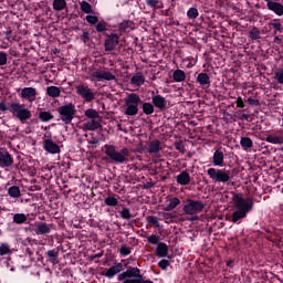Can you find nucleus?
I'll return each instance as SVG.
<instances>
[{
  "instance_id": "1",
  "label": "nucleus",
  "mask_w": 283,
  "mask_h": 283,
  "mask_svg": "<svg viewBox=\"0 0 283 283\" xmlns=\"http://www.w3.org/2000/svg\"><path fill=\"white\" fill-rule=\"evenodd\" d=\"M235 211L232 213V222H240V220L247 218V213H250L253 209V199L244 198L242 193L233 195L232 197Z\"/></svg>"
},
{
  "instance_id": "2",
  "label": "nucleus",
  "mask_w": 283,
  "mask_h": 283,
  "mask_svg": "<svg viewBox=\"0 0 283 283\" xmlns=\"http://www.w3.org/2000/svg\"><path fill=\"white\" fill-rule=\"evenodd\" d=\"M105 155L108 156L109 160L113 163H118V165H127L129 163V149L122 148L119 151L116 150L114 145H105Z\"/></svg>"
},
{
  "instance_id": "3",
  "label": "nucleus",
  "mask_w": 283,
  "mask_h": 283,
  "mask_svg": "<svg viewBox=\"0 0 283 283\" xmlns=\"http://www.w3.org/2000/svg\"><path fill=\"white\" fill-rule=\"evenodd\" d=\"M9 112L12 114V117L20 120V123H25V120H30V118H32V111L19 102L11 103L9 106Z\"/></svg>"
},
{
  "instance_id": "4",
  "label": "nucleus",
  "mask_w": 283,
  "mask_h": 283,
  "mask_svg": "<svg viewBox=\"0 0 283 283\" xmlns=\"http://www.w3.org/2000/svg\"><path fill=\"white\" fill-rule=\"evenodd\" d=\"M57 114L60 116V120H62L64 125H71V123L74 120V116H76V106H74L72 103L59 106Z\"/></svg>"
},
{
  "instance_id": "5",
  "label": "nucleus",
  "mask_w": 283,
  "mask_h": 283,
  "mask_svg": "<svg viewBox=\"0 0 283 283\" xmlns=\"http://www.w3.org/2000/svg\"><path fill=\"white\" fill-rule=\"evenodd\" d=\"M140 103H143V99H140V95L136 93H130L125 98L126 116H136V114H138V105H140Z\"/></svg>"
},
{
  "instance_id": "6",
  "label": "nucleus",
  "mask_w": 283,
  "mask_h": 283,
  "mask_svg": "<svg viewBox=\"0 0 283 283\" xmlns=\"http://www.w3.org/2000/svg\"><path fill=\"white\" fill-rule=\"evenodd\" d=\"M207 174L213 182H222L223 185H226V182L231 181V170L209 168L207 170Z\"/></svg>"
},
{
  "instance_id": "7",
  "label": "nucleus",
  "mask_w": 283,
  "mask_h": 283,
  "mask_svg": "<svg viewBox=\"0 0 283 283\" xmlns=\"http://www.w3.org/2000/svg\"><path fill=\"white\" fill-rule=\"evenodd\" d=\"M205 210V203L200 200L188 199L182 208L186 216H198Z\"/></svg>"
},
{
  "instance_id": "8",
  "label": "nucleus",
  "mask_w": 283,
  "mask_h": 283,
  "mask_svg": "<svg viewBox=\"0 0 283 283\" xmlns=\"http://www.w3.org/2000/svg\"><path fill=\"white\" fill-rule=\"evenodd\" d=\"M76 95L81 96L86 103H92L96 98V93L85 83L75 86Z\"/></svg>"
},
{
  "instance_id": "9",
  "label": "nucleus",
  "mask_w": 283,
  "mask_h": 283,
  "mask_svg": "<svg viewBox=\"0 0 283 283\" xmlns=\"http://www.w3.org/2000/svg\"><path fill=\"white\" fill-rule=\"evenodd\" d=\"M91 81H116V75L109 71L96 70L91 73Z\"/></svg>"
},
{
  "instance_id": "10",
  "label": "nucleus",
  "mask_w": 283,
  "mask_h": 283,
  "mask_svg": "<svg viewBox=\"0 0 283 283\" xmlns=\"http://www.w3.org/2000/svg\"><path fill=\"white\" fill-rule=\"evenodd\" d=\"M119 39L120 36L116 33L106 34V40L104 42L105 52H113V50H116Z\"/></svg>"
},
{
  "instance_id": "11",
  "label": "nucleus",
  "mask_w": 283,
  "mask_h": 283,
  "mask_svg": "<svg viewBox=\"0 0 283 283\" xmlns=\"http://www.w3.org/2000/svg\"><path fill=\"white\" fill-rule=\"evenodd\" d=\"M36 88L34 87H24L21 90L20 97L28 103H34L36 101Z\"/></svg>"
},
{
  "instance_id": "12",
  "label": "nucleus",
  "mask_w": 283,
  "mask_h": 283,
  "mask_svg": "<svg viewBox=\"0 0 283 283\" xmlns=\"http://www.w3.org/2000/svg\"><path fill=\"white\" fill-rule=\"evenodd\" d=\"M14 165V159L8 150L4 148H0V167H12Z\"/></svg>"
},
{
  "instance_id": "13",
  "label": "nucleus",
  "mask_w": 283,
  "mask_h": 283,
  "mask_svg": "<svg viewBox=\"0 0 283 283\" xmlns=\"http://www.w3.org/2000/svg\"><path fill=\"white\" fill-rule=\"evenodd\" d=\"M43 149L48 154H61V147L50 138L43 139Z\"/></svg>"
},
{
  "instance_id": "14",
  "label": "nucleus",
  "mask_w": 283,
  "mask_h": 283,
  "mask_svg": "<svg viewBox=\"0 0 283 283\" xmlns=\"http://www.w3.org/2000/svg\"><path fill=\"white\" fill-rule=\"evenodd\" d=\"M212 165L213 167H224V150L218 148L212 155Z\"/></svg>"
},
{
  "instance_id": "15",
  "label": "nucleus",
  "mask_w": 283,
  "mask_h": 283,
  "mask_svg": "<svg viewBox=\"0 0 283 283\" xmlns=\"http://www.w3.org/2000/svg\"><path fill=\"white\" fill-rule=\"evenodd\" d=\"M268 10L271 12H274L276 17H282L283 15V6L280 2H275L273 0H265Z\"/></svg>"
},
{
  "instance_id": "16",
  "label": "nucleus",
  "mask_w": 283,
  "mask_h": 283,
  "mask_svg": "<svg viewBox=\"0 0 283 283\" xmlns=\"http://www.w3.org/2000/svg\"><path fill=\"white\" fill-rule=\"evenodd\" d=\"M34 232L36 233V235H48L52 232V226L45 222H41L36 226Z\"/></svg>"
},
{
  "instance_id": "17",
  "label": "nucleus",
  "mask_w": 283,
  "mask_h": 283,
  "mask_svg": "<svg viewBox=\"0 0 283 283\" xmlns=\"http://www.w3.org/2000/svg\"><path fill=\"white\" fill-rule=\"evenodd\" d=\"M151 101L157 109H165L167 107V98H165L163 95H154Z\"/></svg>"
},
{
  "instance_id": "18",
  "label": "nucleus",
  "mask_w": 283,
  "mask_h": 283,
  "mask_svg": "<svg viewBox=\"0 0 283 283\" xmlns=\"http://www.w3.org/2000/svg\"><path fill=\"white\" fill-rule=\"evenodd\" d=\"M123 271V263H116L112 265L105 273V277H108V280H112L114 275H118Z\"/></svg>"
},
{
  "instance_id": "19",
  "label": "nucleus",
  "mask_w": 283,
  "mask_h": 283,
  "mask_svg": "<svg viewBox=\"0 0 283 283\" xmlns=\"http://www.w3.org/2000/svg\"><path fill=\"white\" fill-rule=\"evenodd\" d=\"M156 254L158 258H167L169 255V247L165 242L157 244Z\"/></svg>"
},
{
  "instance_id": "20",
  "label": "nucleus",
  "mask_w": 283,
  "mask_h": 283,
  "mask_svg": "<svg viewBox=\"0 0 283 283\" xmlns=\"http://www.w3.org/2000/svg\"><path fill=\"white\" fill-rule=\"evenodd\" d=\"M265 140L271 145H283V135L277 133L270 134L265 137Z\"/></svg>"
},
{
  "instance_id": "21",
  "label": "nucleus",
  "mask_w": 283,
  "mask_h": 283,
  "mask_svg": "<svg viewBox=\"0 0 283 283\" xmlns=\"http://www.w3.org/2000/svg\"><path fill=\"white\" fill-rule=\"evenodd\" d=\"M84 128L87 132H96V129H103V125H101V122L92 119L90 122L84 123Z\"/></svg>"
},
{
  "instance_id": "22",
  "label": "nucleus",
  "mask_w": 283,
  "mask_h": 283,
  "mask_svg": "<svg viewBox=\"0 0 283 283\" xmlns=\"http://www.w3.org/2000/svg\"><path fill=\"white\" fill-rule=\"evenodd\" d=\"M197 83L201 85V87H209L211 85V77L207 73H199L197 76Z\"/></svg>"
},
{
  "instance_id": "23",
  "label": "nucleus",
  "mask_w": 283,
  "mask_h": 283,
  "mask_svg": "<svg viewBox=\"0 0 283 283\" xmlns=\"http://www.w3.org/2000/svg\"><path fill=\"white\" fill-rule=\"evenodd\" d=\"M163 150L160 140H153L148 145V154H159Z\"/></svg>"
},
{
  "instance_id": "24",
  "label": "nucleus",
  "mask_w": 283,
  "mask_h": 283,
  "mask_svg": "<svg viewBox=\"0 0 283 283\" xmlns=\"http://www.w3.org/2000/svg\"><path fill=\"white\" fill-rule=\"evenodd\" d=\"M177 182H178V185H184V186L189 185L191 182V176L187 171H181L177 176Z\"/></svg>"
},
{
  "instance_id": "25",
  "label": "nucleus",
  "mask_w": 283,
  "mask_h": 283,
  "mask_svg": "<svg viewBox=\"0 0 283 283\" xmlns=\"http://www.w3.org/2000/svg\"><path fill=\"white\" fill-rule=\"evenodd\" d=\"M132 85H136V87H140L142 85H145V75H143L140 72L133 75L130 78Z\"/></svg>"
},
{
  "instance_id": "26",
  "label": "nucleus",
  "mask_w": 283,
  "mask_h": 283,
  "mask_svg": "<svg viewBox=\"0 0 283 283\" xmlns=\"http://www.w3.org/2000/svg\"><path fill=\"white\" fill-rule=\"evenodd\" d=\"M38 118L42 123H50V120H54V114H52L50 111H41L38 115Z\"/></svg>"
},
{
  "instance_id": "27",
  "label": "nucleus",
  "mask_w": 283,
  "mask_h": 283,
  "mask_svg": "<svg viewBox=\"0 0 283 283\" xmlns=\"http://www.w3.org/2000/svg\"><path fill=\"white\" fill-rule=\"evenodd\" d=\"M269 28H273L274 34H277V32H280V34H282V32H283V25H282V22L280 21V19L271 20L269 22Z\"/></svg>"
},
{
  "instance_id": "28",
  "label": "nucleus",
  "mask_w": 283,
  "mask_h": 283,
  "mask_svg": "<svg viewBox=\"0 0 283 283\" xmlns=\"http://www.w3.org/2000/svg\"><path fill=\"white\" fill-rule=\"evenodd\" d=\"M12 220H13L14 224H25V222H28V214L12 213Z\"/></svg>"
},
{
  "instance_id": "29",
  "label": "nucleus",
  "mask_w": 283,
  "mask_h": 283,
  "mask_svg": "<svg viewBox=\"0 0 283 283\" xmlns=\"http://www.w3.org/2000/svg\"><path fill=\"white\" fill-rule=\"evenodd\" d=\"M46 94L51 98H59L61 96V88L59 86H48Z\"/></svg>"
},
{
  "instance_id": "30",
  "label": "nucleus",
  "mask_w": 283,
  "mask_h": 283,
  "mask_svg": "<svg viewBox=\"0 0 283 283\" xmlns=\"http://www.w3.org/2000/svg\"><path fill=\"white\" fill-rule=\"evenodd\" d=\"M53 10L55 12H61L62 10H65L67 8V1L66 0H53Z\"/></svg>"
},
{
  "instance_id": "31",
  "label": "nucleus",
  "mask_w": 283,
  "mask_h": 283,
  "mask_svg": "<svg viewBox=\"0 0 283 283\" xmlns=\"http://www.w3.org/2000/svg\"><path fill=\"white\" fill-rule=\"evenodd\" d=\"M172 78H174L175 83H182V81H185V78H187V74H185V71L178 69V70L174 71Z\"/></svg>"
},
{
  "instance_id": "32",
  "label": "nucleus",
  "mask_w": 283,
  "mask_h": 283,
  "mask_svg": "<svg viewBox=\"0 0 283 283\" xmlns=\"http://www.w3.org/2000/svg\"><path fill=\"white\" fill-rule=\"evenodd\" d=\"M168 202L169 203L166 206L165 211H174V209H176V207L180 205V199H178V197H174V198H170Z\"/></svg>"
},
{
  "instance_id": "33",
  "label": "nucleus",
  "mask_w": 283,
  "mask_h": 283,
  "mask_svg": "<svg viewBox=\"0 0 283 283\" xmlns=\"http://www.w3.org/2000/svg\"><path fill=\"white\" fill-rule=\"evenodd\" d=\"M146 222L148 224H151L156 229H160V219L156 216H147L146 217Z\"/></svg>"
},
{
  "instance_id": "34",
  "label": "nucleus",
  "mask_w": 283,
  "mask_h": 283,
  "mask_svg": "<svg viewBox=\"0 0 283 283\" xmlns=\"http://www.w3.org/2000/svg\"><path fill=\"white\" fill-rule=\"evenodd\" d=\"M8 195L10 198H21V189L18 186H11L8 189Z\"/></svg>"
},
{
  "instance_id": "35",
  "label": "nucleus",
  "mask_w": 283,
  "mask_h": 283,
  "mask_svg": "<svg viewBox=\"0 0 283 283\" xmlns=\"http://www.w3.org/2000/svg\"><path fill=\"white\" fill-rule=\"evenodd\" d=\"M104 205H106V207H118V198L108 196L104 199Z\"/></svg>"
},
{
  "instance_id": "36",
  "label": "nucleus",
  "mask_w": 283,
  "mask_h": 283,
  "mask_svg": "<svg viewBox=\"0 0 283 283\" xmlns=\"http://www.w3.org/2000/svg\"><path fill=\"white\" fill-rule=\"evenodd\" d=\"M240 145L243 149H251L253 147V140L250 137H241Z\"/></svg>"
},
{
  "instance_id": "37",
  "label": "nucleus",
  "mask_w": 283,
  "mask_h": 283,
  "mask_svg": "<svg viewBox=\"0 0 283 283\" xmlns=\"http://www.w3.org/2000/svg\"><path fill=\"white\" fill-rule=\"evenodd\" d=\"M261 34L262 33L260 32V29H258L255 27L252 30L249 31V38L252 41H258L259 39H262Z\"/></svg>"
},
{
  "instance_id": "38",
  "label": "nucleus",
  "mask_w": 283,
  "mask_h": 283,
  "mask_svg": "<svg viewBox=\"0 0 283 283\" xmlns=\"http://www.w3.org/2000/svg\"><path fill=\"white\" fill-rule=\"evenodd\" d=\"M146 6L153 8V10H160V8H163V2L158 0H146Z\"/></svg>"
},
{
  "instance_id": "39",
  "label": "nucleus",
  "mask_w": 283,
  "mask_h": 283,
  "mask_svg": "<svg viewBox=\"0 0 283 283\" xmlns=\"http://www.w3.org/2000/svg\"><path fill=\"white\" fill-rule=\"evenodd\" d=\"M80 8L85 14H92V4H90V2L83 0L80 2Z\"/></svg>"
},
{
  "instance_id": "40",
  "label": "nucleus",
  "mask_w": 283,
  "mask_h": 283,
  "mask_svg": "<svg viewBox=\"0 0 283 283\" xmlns=\"http://www.w3.org/2000/svg\"><path fill=\"white\" fill-rule=\"evenodd\" d=\"M119 216L123 220H132V210H129L127 207H124L119 211Z\"/></svg>"
},
{
  "instance_id": "41",
  "label": "nucleus",
  "mask_w": 283,
  "mask_h": 283,
  "mask_svg": "<svg viewBox=\"0 0 283 283\" xmlns=\"http://www.w3.org/2000/svg\"><path fill=\"white\" fill-rule=\"evenodd\" d=\"M199 14L200 13L198 12V8L196 7H191L187 11V18L190 20L198 19Z\"/></svg>"
},
{
  "instance_id": "42",
  "label": "nucleus",
  "mask_w": 283,
  "mask_h": 283,
  "mask_svg": "<svg viewBox=\"0 0 283 283\" xmlns=\"http://www.w3.org/2000/svg\"><path fill=\"white\" fill-rule=\"evenodd\" d=\"M12 250L10 249V244L1 243L0 244V255H10Z\"/></svg>"
},
{
  "instance_id": "43",
  "label": "nucleus",
  "mask_w": 283,
  "mask_h": 283,
  "mask_svg": "<svg viewBox=\"0 0 283 283\" xmlns=\"http://www.w3.org/2000/svg\"><path fill=\"white\" fill-rule=\"evenodd\" d=\"M143 112L146 114V116L151 115L154 113V105L151 103H144Z\"/></svg>"
},
{
  "instance_id": "44",
  "label": "nucleus",
  "mask_w": 283,
  "mask_h": 283,
  "mask_svg": "<svg viewBox=\"0 0 283 283\" xmlns=\"http://www.w3.org/2000/svg\"><path fill=\"white\" fill-rule=\"evenodd\" d=\"M107 22L105 21H98L95 25L96 32H107Z\"/></svg>"
},
{
  "instance_id": "45",
  "label": "nucleus",
  "mask_w": 283,
  "mask_h": 283,
  "mask_svg": "<svg viewBox=\"0 0 283 283\" xmlns=\"http://www.w3.org/2000/svg\"><path fill=\"white\" fill-rule=\"evenodd\" d=\"M84 116H86V118H98V112L94 108H88L84 112Z\"/></svg>"
},
{
  "instance_id": "46",
  "label": "nucleus",
  "mask_w": 283,
  "mask_h": 283,
  "mask_svg": "<svg viewBox=\"0 0 283 283\" xmlns=\"http://www.w3.org/2000/svg\"><path fill=\"white\" fill-rule=\"evenodd\" d=\"M45 255H48L51 262H56V260H59V251L56 250H49L45 252Z\"/></svg>"
},
{
  "instance_id": "47",
  "label": "nucleus",
  "mask_w": 283,
  "mask_h": 283,
  "mask_svg": "<svg viewBox=\"0 0 283 283\" xmlns=\"http://www.w3.org/2000/svg\"><path fill=\"white\" fill-rule=\"evenodd\" d=\"M274 78L280 85H283V69H277L274 72Z\"/></svg>"
},
{
  "instance_id": "48",
  "label": "nucleus",
  "mask_w": 283,
  "mask_h": 283,
  "mask_svg": "<svg viewBox=\"0 0 283 283\" xmlns=\"http://www.w3.org/2000/svg\"><path fill=\"white\" fill-rule=\"evenodd\" d=\"M160 237H158L157 234H151L149 237H147V242H149V244H160L159 242Z\"/></svg>"
},
{
  "instance_id": "49",
  "label": "nucleus",
  "mask_w": 283,
  "mask_h": 283,
  "mask_svg": "<svg viewBox=\"0 0 283 283\" xmlns=\"http://www.w3.org/2000/svg\"><path fill=\"white\" fill-rule=\"evenodd\" d=\"M119 253H120V255H130L132 254V248L124 244V245L120 247Z\"/></svg>"
},
{
  "instance_id": "50",
  "label": "nucleus",
  "mask_w": 283,
  "mask_h": 283,
  "mask_svg": "<svg viewBox=\"0 0 283 283\" xmlns=\"http://www.w3.org/2000/svg\"><path fill=\"white\" fill-rule=\"evenodd\" d=\"M129 25H132V21L120 22L119 27H118L119 32H125V30H127V28H129Z\"/></svg>"
},
{
  "instance_id": "51",
  "label": "nucleus",
  "mask_w": 283,
  "mask_h": 283,
  "mask_svg": "<svg viewBox=\"0 0 283 283\" xmlns=\"http://www.w3.org/2000/svg\"><path fill=\"white\" fill-rule=\"evenodd\" d=\"M87 23H91V25H96L98 23V17L96 15H86Z\"/></svg>"
},
{
  "instance_id": "52",
  "label": "nucleus",
  "mask_w": 283,
  "mask_h": 283,
  "mask_svg": "<svg viewBox=\"0 0 283 283\" xmlns=\"http://www.w3.org/2000/svg\"><path fill=\"white\" fill-rule=\"evenodd\" d=\"M8 64V54L3 51L0 52V65Z\"/></svg>"
},
{
  "instance_id": "53",
  "label": "nucleus",
  "mask_w": 283,
  "mask_h": 283,
  "mask_svg": "<svg viewBox=\"0 0 283 283\" xmlns=\"http://www.w3.org/2000/svg\"><path fill=\"white\" fill-rule=\"evenodd\" d=\"M175 149L180 151V154H185V144H182V142L175 143Z\"/></svg>"
},
{
  "instance_id": "54",
  "label": "nucleus",
  "mask_w": 283,
  "mask_h": 283,
  "mask_svg": "<svg viewBox=\"0 0 283 283\" xmlns=\"http://www.w3.org/2000/svg\"><path fill=\"white\" fill-rule=\"evenodd\" d=\"M158 266L159 269H163V271H167V269L169 268V262L164 259L158 262Z\"/></svg>"
},
{
  "instance_id": "55",
  "label": "nucleus",
  "mask_w": 283,
  "mask_h": 283,
  "mask_svg": "<svg viewBox=\"0 0 283 283\" xmlns=\"http://www.w3.org/2000/svg\"><path fill=\"white\" fill-rule=\"evenodd\" d=\"M81 40L83 41V43H87V41H90V32L84 31L81 35Z\"/></svg>"
},
{
  "instance_id": "56",
  "label": "nucleus",
  "mask_w": 283,
  "mask_h": 283,
  "mask_svg": "<svg viewBox=\"0 0 283 283\" xmlns=\"http://www.w3.org/2000/svg\"><path fill=\"white\" fill-rule=\"evenodd\" d=\"M248 103L249 105H254L255 107H258V105H260V99H254L253 97H249Z\"/></svg>"
},
{
  "instance_id": "57",
  "label": "nucleus",
  "mask_w": 283,
  "mask_h": 283,
  "mask_svg": "<svg viewBox=\"0 0 283 283\" xmlns=\"http://www.w3.org/2000/svg\"><path fill=\"white\" fill-rule=\"evenodd\" d=\"M127 277H129V275L127 274V271H125V272L118 274L117 280L119 282H123L124 280H127Z\"/></svg>"
},
{
  "instance_id": "58",
  "label": "nucleus",
  "mask_w": 283,
  "mask_h": 283,
  "mask_svg": "<svg viewBox=\"0 0 283 283\" xmlns=\"http://www.w3.org/2000/svg\"><path fill=\"white\" fill-rule=\"evenodd\" d=\"M0 112H10V107H8L6 102H0Z\"/></svg>"
},
{
  "instance_id": "59",
  "label": "nucleus",
  "mask_w": 283,
  "mask_h": 283,
  "mask_svg": "<svg viewBox=\"0 0 283 283\" xmlns=\"http://www.w3.org/2000/svg\"><path fill=\"white\" fill-rule=\"evenodd\" d=\"M237 107L244 108V101H242V97L237 98Z\"/></svg>"
},
{
  "instance_id": "60",
  "label": "nucleus",
  "mask_w": 283,
  "mask_h": 283,
  "mask_svg": "<svg viewBox=\"0 0 283 283\" xmlns=\"http://www.w3.org/2000/svg\"><path fill=\"white\" fill-rule=\"evenodd\" d=\"M6 269L9 271H14V266L10 265V261H4Z\"/></svg>"
},
{
  "instance_id": "61",
  "label": "nucleus",
  "mask_w": 283,
  "mask_h": 283,
  "mask_svg": "<svg viewBox=\"0 0 283 283\" xmlns=\"http://www.w3.org/2000/svg\"><path fill=\"white\" fill-rule=\"evenodd\" d=\"M25 253L30 259H32V255H34V252L30 248L25 249Z\"/></svg>"
},
{
  "instance_id": "62",
  "label": "nucleus",
  "mask_w": 283,
  "mask_h": 283,
  "mask_svg": "<svg viewBox=\"0 0 283 283\" xmlns=\"http://www.w3.org/2000/svg\"><path fill=\"white\" fill-rule=\"evenodd\" d=\"M88 145H98V139L93 138L91 142H88Z\"/></svg>"
},
{
  "instance_id": "63",
  "label": "nucleus",
  "mask_w": 283,
  "mask_h": 283,
  "mask_svg": "<svg viewBox=\"0 0 283 283\" xmlns=\"http://www.w3.org/2000/svg\"><path fill=\"white\" fill-rule=\"evenodd\" d=\"M274 42H275V43H282V39H280V36L276 35V36L274 38Z\"/></svg>"
},
{
  "instance_id": "64",
  "label": "nucleus",
  "mask_w": 283,
  "mask_h": 283,
  "mask_svg": "<svg viewBox=\"0 0 283 283\" xmlns=\"http://www.w3.org/2000/svg\"><path fill=\"white\" fill-rule=\"evenodd\" d=\"M241 119H242V120H249V115L243 114V115L241 116Z\"/></svg>"
}]
</instances>
